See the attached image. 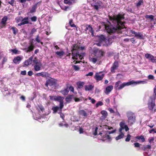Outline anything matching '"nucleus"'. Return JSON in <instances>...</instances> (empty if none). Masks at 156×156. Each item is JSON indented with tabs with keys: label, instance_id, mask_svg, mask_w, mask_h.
<instances>
[{
	"label": "nucleus",
	"instance_id": "obj_35",
	"mask_svg": "<svg viewBox=\"0 0 156 156\" xmlns=\"http://www.w3.org/2000/svg\"><path fill=\"white\" fill-rule=\"evenodd\" d=\"M143 3L144 2L143 0H140L138 2L136 3V6L137 8H139Z\"/></svg>",
	"mask_w": 156,
	"mask_h": 156
},
{
	"label": "nucleus",
	"instance_id": "obj_10",
	"mask_svg": "<svg viewBox=\"0 0 156 156\" xmlns=\"http://www.w3.org/2000/svg\"><path fill=\"white\" fill-rule=\"evenodd\" d=\"M130 33L135 34V37H136L137 38L140 39H144V36H143V34L141 32H136L132 30H129Z\"/></svg>",
	"mask_w": 156,
	"mask_h": 156
},
{
	"label": "nucleus",
	"instance_id": "obj_26",
	"mask_svg": "<svg viewBox=\"0 0 156 156\" xmlns=\"http://www.w3.org/2000/svg\"><path fill=\"white\" fill-rule=\"evenodd\" d=\"M69 92V90L68 89V87H67L66 88L61 90L60 92L63 95H66L68 94Z\"/></svg>",
	"mask_w": 156,
	"mask_h": 156
},
{
	"label": "nucleus",
	"instance_id": "obj_3",
	"mask_svg": "<svg viewBox=\"0 0 156 156\" xmlns=\"http://www.w3.org/2000/svg\"><path fill=\"white\" fill-rule=\"evenodd\" d=\"M71 51L72 52V55L73 56L72 58L73 59H77L78 57L80 60H82L83 58V57L84 53H83L82 55L80 54L79 52V50L80 47L76 44H74L72 45L71 47Z\"/></svg>",
	"mask_w": 156,
	"mask_h": 156
},
{
	"label": "nucleus",
	"instance_id": "obj_50",
	"mask_svg": "<svg viewBox=\"0 0 156 156\" xmlns=\"http://www.w3.org/2000/svg\"><path fill=\"white\" fill-rule=\"evenodd\" d=\"M131 137V136L130 134H128L127 135V137L126 138V139H125L126 141V142L129 141L130 140Z\"/></svg>",
	"mask_w": 156,
	"mask_h": 156
},
{
	"label": "nucleus",
	"instance_id": "obj_11",
	"mask_svg": "<svg viewBox=\"0 0 156 156\" xmlns=\"http://www.w3.org/2000/svg\"><path fill=\"white\" fill-rule=\"evenodd\" d=\"M94 55L97 58H101L104 55V52L103 51L101 50H96L94 51Z\"/></svg>",
	"mask_w": 156,
	"mask_h": 156
},
{
	"label": "nucleus",
	"instance_id": "obj_48",
	"mask_svg": "<svg viewBox=\"0 0 156 156\" xmlns=\"http://www.w3.org/2000/svg\"><path fill=\"white\" fill-rule=\"evenodd\" d=\"M73 67L74 69L76 71H78L80 69V68L78 66L73 65Z\"/></svg>",
	"mask_w": 156,
	"mask_h": 156
},
{
	"label": "nucleus",
	"instance_id": "obj_2",
	"mask_svg": "<svg viewBox=\"0 0 156 156\" xmlns=\"http://www.w3.org/2000/svg\"><path fill=\"white\" fill-rule=\"evenodd\" d=\"M143 82H145L141 81H135L133 80L129 82L122 83L120 80H119L115 83L114 86V88L116 90H120L125 86H129L133 84H138Z\"/></svg>",
	"mask_w": 156,
	"mask_h": 156
},
{
	"label": "nucleus",
	"instance_id": "obj_16",
	"mask_svg": "<svg viewBox=\"0 0 156 156\" xmlns=\"http://www.w3.org/2000/svg\"><path fill=\"white\" fill-rule=\"evenodd\" d=\"M22 59L20 56H17L15 57L13 59V62L16 64H18L20 63Z\"/></svg>",
	"mask_w": 156,
	"mask_h": 156
},
{
	"label": "nucleus",
	"instance_id": "obj_47",
	"mask_svg": "<svg viewBox=\"0 0 156 156\" xmlns=\"http://www.w3.org/2000/svg\"><path fill=\"white\" fill-rule=\"evenodd\" d=\"M103 103L101 101H98L96 104V107L98 108L99 106H101L103 105Z\"/></svg>",
	"mask_w": 156,
	"mask_h": 156
},
{
	"label": "nucleus",
	"instance_id": "obj_20",
	"mask_svg": "<svg viewBox=\"0 0 156 156\" xmlns=\"http://www.w3.org/2000/svg\"><path fill=\"white\" fill-rule=\"evenodd\" d=\"M85 83L84 82L79 81L76 83V85H77V88L81 89L82 88L83 86L85 84Z\"/></svg>",
	"mask_w": 156,
	"mask_h": 156
},
{
	"label": "nucleus",
	"instance_id": "obj_28",
	"mask_svg": "<svg viewBox=\"0 0 156 156\" xmlns=\"http://www.w3.org/2000/svg\"><path fill=\"white\" fill-rule=\"evenodd\" d=\"M29 18L28 17H27L23 18V19L22 21V23L23 25L25 24H28L29 23Z\"/></svg>",
	"mask_w": 156,
	"mask_h": 156
},
{
	"label": "nucleus",
	"instance_id": "obj_57",
	"mask_svg": "<svg viewBox=\"0 0 156 156\" xmlns=\"http://www.w3.org/2000/svg\"><path fill=\"white\" fill-rule=\"evenodd\" d=\"M148 78L149 79L153 80L154 79V77L152 75H150L148 76Z\"/></svg>",
	"mask_w": 156,
	"mask_h": 156
},
{
	"label": "nucleus",
	"instance_id": "obj_60",
	"mask_svg": "<svg viewBox=\"0 0 156 156\" xmlns=\"http://www.w3.org/2000/svg\"><path fill=\"white\" fill-rule=\"evenodd\" d=\"M69 89L72 92H74V88L72 86H70L69 88Z\"/></svg>",
	"mask_w": 156,
	"mask_h": 156
},
{
	"label": "nucleus",
	"instance_id": "obj_61",
	"mask_svg": "<svg viewBox=\"0 0 156 156\" xmlns=\"http://www.w3.org/2000/svg\"><path fill=\"white\" fill-rule=\"evenodd\" d=\"M36 31V30L35 28H33L32 29V30L31 31L30 34H34V32H35Z\"/></svg>",
	"mask_w": 156,
	"mask_h": 156
},
{
	"label": "nucleus",
	"instance_id": "obj_44",
	"mask_svg": "<svg viewBox=\"0 0 156 156\" xmlns=\"http://www.w3.org/2000/svg\"><path fill=\"white\" fill-rule=\"evenodd\" d=\"M35 41L37 42V43H40L41 44H43V43L42 42H41L40 39V37L39 35H37V36L35 38Z\"/></svg>",
	"mask_w": 156,
	"mask_h": 156
},
{
	"label": "nucleus",
	"instance_id": "obj_7",
	"mask_svg": "<svg viewBox=\"0 0 156 156\" xmlns=\"http://www.w3.org/2000/svg\"><path fill=\"white\" fill-rule=\"evenodd\" d=\"M57 84L56 79L50 78L46 80L45 85L47 87H48V85L51 87H56Z\"/></svg>",
	"mask_w": 156,
	"mask_h": 156
},
{
	"label": "nucleus",
	"instance_id": "obj_39",
	"mask_svg": "<svg viewBox=\"0 0 156 156\" xmlns=\"http://www.w3.org/2000/svg\"><path fill=\"white\" fill-rule=\"evenodd\" d=\"M69 24L72 27H76V25L73 23V20L72 19H71L69 20Z\"/></svg>",
	"mask_w": 156,
	"mask_h": 156
},
{
	"label": "nucleus",
	"instance_id": "obj_49",
	"mask_svg": "<svg viewBox=\"0 0 156 156\" xmlns=\"http://www.w3.org/2000/svg\"><path fill=\"white\" fill-rule=\"evenodd\" d=\"M99 39L101 41H104L105 40V38L103 35H101L99 37Z\"/></svg>",
	"mask_w": 156,
	"mask_h": 156
},
{
	"label": "nucleus",
	"instance_id": "obj_52",
	"mask_svg": "<svg viewBox=\"0 0 156 156\" xmlns=\"http://www.w3.org/2000/svg\"><path fill=\"white\" fill-rule=\"evenodd\" d=\"M32 22H36L37 20V17L36 16H33L30 18Z\"/></svg>",
	"mask_w": 156,
	"mask_h": 156
},
{
	"label": "nucleus",
	"instance_id": "obj_1",
	"mask_svg": "<svg viewBox=\"0 0 156 156\" xmlns=\"http://www.w3.org/2000/svg\"><path fill=\"white\" fill-rule=\"evenodd\" d=\"M125 15L124 13H119L113 16H109V20L112 21L113 24L105 25V29L108 34L116 33L120 34L122 32V29L126 28L124 25L125 22L122 21L125 19Z\"/></svg>",
	"mask_w": 156,
	"mask_h": 156
},
{
	"label": "nucleus",
	"instance_id": "obj_19",
	"mask_svg": "<svg viewBox=\"0 0 156 156\" xmlns=\"http://www.w3.org/2000/svg\"><path fill=\"white\" fill-rule=\"evenodd\" d=\"M32 57L31 56L28 59L25 61L24 65L26 66H28L31 64L32 61Z\"/></svg>",
	"mask_w": 156,
	"mask_h": 156
},
{
	"label": "nucleus",
	"instance_id": "obj_51",
	"mask_svg": "<svg viewBox=\"0 0 156 156\" xmlns=\"http://www.w3.org/2000/svg\"><path fill=\"white\" fill-rule=\"evenodd\" d=\"M38 108L37 109L38 110H40L42 111H43L44 110V108L41 105H38Z\"/></svg>",
	"mask_w": 156,
	"mask_h": 156
},
{
	"label": "nucleus",
	"instance_id": "obj_5",
	"mask_svg": "<svg viewBox=\"0 0 156 156\" xmlns=\"http://www.w3.org/2000/svg\"><path fill=\"white\" fill-rule=\"evenodd\" d=\"M115 131V130L112 131H103L102 132L100 133L99 134L101 136L103 141H105L106 140H108L109 141H111L112 139L109 134L114 133Z\"/></svg>",
	"mask_w": 156,
	"mask_h": 156
},
{
	"label": "nucleus",
	"instance_id": "obj_21",
	"mask_svg": "<svg viewBox=\"0 0 156 156\" xmlns=\"http://www.w3.org/2000/svg\"><path fill=\"white\" fill-rule=\"evenodd\" d=\"M37 4H36L34 5L32 7L31 9L30 10L29 12L28 13V14H29V13H33L35 12L36 9L37 8Z\"/></svg>",
	"mask_w": 156,
	"mask_h": 156
},
{
	"label": "nucleus",
	"instance_id": "obj_59",
	"mask_svg": "<svg viewBox=\"0 0 156 156\" xmlns=\"http://www.w3.org/2000/svg\"><path fill=\"white\" fill-rule=\"evenodd\" d=\"M98 127H96L94 131V133H93V135L94 136H96L97 134V131L98 130Z\"/></svg>",
	"mask_w": 156,
	"mask_h": 156
},
{
	"label": "nucleus",
	"instance_id": "obj_15",
	"mask_svg": "<svg viewBox=\"0 0 156 156\" xmlns=\"http://www.w3.org/2000/svg\"><path fill=\"white\" fill-rule=\"evenodd\" d=\"M101 73V72H100L99 73H96L95 74L94 78L95 79L97 82L102 80L104 77L105 75L104 74H102L101 75H99V73Z\"/></svg>",
	"mask_w": 156,
	"mask_h": 156
},
{
	"label": "nucleus",
	"instance_id": "obj_23",
	"mask_svg": "<svg viewBox=\"0 0 156 156\" xmlns=\"http://www.w3.org/2000/svg\"><path fill=\"white\" fill-rule=\"evenodd\" d=\"M78 113L80 115H82L83 117H86L87 116V112L84 110H80Z\"/></svg>",
	"mask_w": 156,
	"mask_h": 156
},
{
	"label": "nucleus",
	"instance_id": "obj_37",
	"mask_svg": "<svg viewBox=\"0 0 156 156\" xmlns=\"http://www.w3.org/2000/svg\"><path fill=\"white\" fill-rule=\"evenodd\" d=\"M120 133H121V134L115 138V140H117L123 138L124 136V134L122 132Z\"/></svg>",
	"mask_w": 156,
	"mask_h": 156
},
{
	"label": "nucleus",
	"instance_id": "obj_32",
	"mask_svg": "<svg viewBox=\"0 0 156 156\" xmlns=\"http://www.w3.org/2000/svg\"><path fill=\"white\" fill-rule=\"evenodd\" d=\"M10 30H12L13 33L15 35H16L18 32V29L15 27H11Z\"/></svg>",
	"mask_w": 156,
	"mask_h": 156
},
{
	"label": "nucleus",
	"instance_id": "obj_58",
	"mask_svg": "<svg viewBox=\"0 0 156 156\" xmlns=\"http://www.w3.org/2000/svg\"><path fill=\"white\" fill-rule=\"evenodd\" d=\"M153 132H154V133H156V129H151L149 131V133H152Z\"/></svg>",
	"mask_w": 156,
	"mask_h": 156
},
{
	"label": "nucleus",
	"instance_id": "obj_27",
	"mask_svg": "<svg viewBox=\"0 0 156 156\" xmlns=\"http://www.w3.org/2000/svg\"><path fill=\"white\" fill-rule=\"evenodd\" d=\"M94 86L92 85H86L85 86V89L86 91H89L92 90Z\"/></svg>",
	"mask_w": 156,
	"mask_h": 156
},
{
	"label": "nucleus",
	"instance_id": "obj_4",
	"mask_svg": "<svg viewBox=\"0 0 156 156\" xmlns=\"http://www.w3.org/2000/svg\"><path fill=\"white\" fill-rule=\"evenodd\" d=\"M155 98L150 97L147 101V108L152 113H154L156 111L155 105Z\"/></svg>",
	"mask_w": 156,
	"mask_h": 156
},
{
	"label": "nucleus",
	"instance_id": "obj_24",
	"mask_svg": "<svg viewBox=\"0 0 156 156\" xmlns=\"http://www.w3.org/2000/svg\"><path fill=\"white\" fill-rule=\"evenodd\" d=\"M42 64H40L37 65H35L34 66V69L35 71H38L41 70V67L42 66Z\"/></svg>",
	"mask_w": 156,
	"mask_h": 156
},
{
	"label": "nucleus",
	"instance_id": "obj_31",
	"mask_svg": "<svg viewBox=\"0 0 156 156\" xmlns=\"http://www.w3.org/2000/svg\"><path fill=\"white\" fill-rule=\"evenodd\" d=\"M145 17L146 19H149L151 21H152L154 20V16L152 15H146L145 16Z\"/></svg>",
	"mask_w": 156,
	"mask_h": 156
},
{
	"label": "nucleus",
	"instance_id": "obj_54",
	"mask_svg": "<svg viewBox=\"0 0 156 156\" xmlns=\"http://www.w3.org/2000/svg\"><path fill=\"white\" fill-rule=\"evenodd\" d=\"M134 147H140V144L137 142L135 143L134 144Z\"/></svg>",
	"mask_w": 156,
	"mask_h": 156
},
{
	"label": "nucleus",
	"instance_id": "obj_53",
	"mask_svg": "<svg viewBox=\"0 0 156 156\" xmlns=\"http://www.w3.org/2000/svg\"><path fill=\"white\" fill-rule=\"evenodd\" d=\"M7 58L6 57H4L2 61V64L3 65L7 62Z\"/></svg>",
	"mask_w": 156,
	"mask_h": 156
},
{
	"label": "nucleus",
	"instance_id": "obj_46",
	"mask_svg": "<svg viewBox=\"0 0 156 156\" xmlns=\"http://www.w3.org/2000/svg\"><path fill=\"white\" fill-rule=\"evenodd\" d=\"M101 113L105 118L107 115V112L105 110L102 111L101 112Z\"/></svg>",
	"mask_w": 156,
	"mask_h": 156
},
{
	"label": "nucleus",
	"instance_id": "obj_45",
	"mask_svg": "<svg viewBox=\"0 0 156 156\" xmlns=\"http://www.w3.org/2000/svg\"><path fill=\"white\" fill-rule=\"evenodd\" d=\"M59 108L61 111L62 110V109L63 108L64 106L63 101H62L59 102Z\"/></svg>",
	"mask_w": 156,
	"mask_h": 156
},
{
	"label": "nucleus",
	"instance_id": "obj_55",
	"mask_svg": "<svg viewBox=\"0 0 156 156\" xmlns=\"http://www.w3.org/2000/svg\"><path fill=\"white\" fill-rule=\"evenodd\" d=\"M11 51L15 54H17L18 53V51L16 49H12Z\"/></svg>",
	"mask_w": 156,
	"mask_h": 156
},
{
	"label": "nucleus",
	"instance_id": "obj_9",
	"mask_svg": "<svg viewBox=\"0 0 156 156\" xmlns=\"http://www.w3.org/2000/svg\"><path fill=\"white\" fill-rule=\"evenodd\" d=\"M102 2L101 1L98 0L96 1L95 2H94L92 5V6L93 7L94 9L98 11L99 9H101L102 8Z\"/></svg>",
	"mask_w": 156,
	"mask_h": 156
},
{
	"label": "nucleus",
	"instance_id": "obj_22",
	"mask_svg": "<svg viewBox=\"0 0 156 156\" xmlns=\"http://www.w3.org/2000/svg\"><path fill=\"white\" fill-rule=\"evenodd\" d=\"M74 95L73 94L72 95H69L66 98V102L68 103L70 102L71 101L72 99L73 98Z\"/></svg>",
	"mask_w": 156,
	"mask_h": 156
},
{
	"label": "nucleus",
	"instance_id": "obj_34",
	"mask_svg": "<svg viewBox=\"0 0 156 156\" xmlns=\"http://www.w3.org/2000/svg\"><path fill=\"white\" fill-rule=\"evenodd\" d=\"M89 60L90 61L94 63H95L97 61L99 60V58H97V57L96 58L90 57L89 58Z\"/></svg>",
	"mask_w": 156,
	"mask_h": 156
},
{
	"label": "nucleus",
	"instance_id": "obj_8",
	"mask_svg": "<svg viewBox=\"0 0 156 156\" xmlns=\"http://www.w3.org/2000/svg\"><path fill=\"white\" fill-rule=\"evenodd\" d=\"M84 27H85L84 30L86 33L90 34V33H91V35L92 37L94 36V32L93 29L91 25H90L85 24Z\"/></svg>",
	"mask_w": 156,
	"mask_h": 156
},
{
	"label": "nucleus",
	"instance_id": "obj_42",
	"mask_svg": "<svg viewBox=\"0 0 156 156\" xmlns=\"http://www.w3.org/2000/svg\"><path fill=\"white\" fill-rule=\"evenodd\" d=\"M64 52L63 51H58L55 52L56 54L61 57L63 56L64 55Z\"/></svg>",
	"mask_w": 156,
	"mask_h": 156
},
{
	"label": "nucleus",
	"instance_id": "obj_13",
	"mask_svg": "<svg viewBox=\"0 0 156 156\" xmlns=\"http://www.w3.org/2000/svg\"><path fill=\"white\" fill-rule=\"evenodd\" d=\"M145 57L146 58L150 60L152 62L154 63L156 62V57L150 54L147 53L145 54Z\"/></svg>",
	"mask_w": 156,
	"mask_h": 156
},
{
	"label": "nucleus",
	"instance_id": "obj_62",
	"mask_svg": "<svg viewBox=\"0 0 156 156\" xmlns=\"http://www.w3.org/2000/svg\"><path fill=\"white\" fill-rule=\"evenodd\" d=\"M130 41L133 43H136V42H135V40L134 39V38H132L130 39Z\"/></svg>",
	"mask_w": 156,
	"mask_h": 156
},
{
	"label": "nucleus",
	"instance_id": "obj_38",
	"mask_svg": "<svg viewBox=\"0 0 156 156\" xmlns=\"http://www.w3.org/2000/svg\"><path fill=\"white\" fill-rule=\"evenodd\" d=\"M55 101H59V102H61L63 101V98L61 96H55Z\"/></svg>",
	"mask_w": 156,
	"mask_h": 156
},
{
	"label": "nucleus",
	"instance_id": "obj_17",
	"mask_svg": "<svg viewBox=\"0 0 156 156\" xmlns=\"http://www.w3.org/2000/svg\"><path fill=\"white\" fill-rule=\"evenodd\" d=\"M7 20L8 18L7 16H5L2 18L1 22V23L2 24L1 27V28H3L5 27L6 24V22L7 21Z\"/></svg>",
	"mask_w": 156,
	"mask_h": 156
},
{
	"label": "nucleus",
	"instance_id": "obj_14",
	"mask_svg": "<svg viewBox=\"0 0 156 156\" xmlns=\"http://www.w3.org/2000/svg\"><path fill=\"white\" fill-rule=\"evenodd\" d=\"M119 66V64L118 61H115L111 67V72L112 73H114L115 72V70Z\"/></svg>",
	"mask_w": 156,
	"mask_h": 156
},
{
	"label": "nucleus",
	"instance_id": "obj_64",
	"mask_svg": "<svg viewBox=\"0 0 156 156\" xmlns=\"http://www.w3.org/2000/svg\"><path fill=\"white\" fill-rule=\"evenodd\" d=\"M93 74V72H90L89 73H87L86 75L87 76H92Z\"/></svg>",
	"mask_w": 156,
	"mask_h": 156
},
{
	"label": "nucleus",
	"instance_id": "obj_6",
	"mask_svg": "<svg viewBox=\"0 0 156 156\" xmlns=\"http://www.w3.org/2000/svg\"><path fill=\"white\" fill-rule=\"evenodd\" d=\"M128 118V122L130 125H132L136 121V116L132 112H128L127 113Z\"/></svg>",
	"mask_w": 156,
	"mask_h": 156
},
{
	"label": "nucleus",
	"instance_id": "obj_12",
	"mask_svg": "<svg viewBox=\"0 0 156 156\" xmlns=\"http://www.w3.org/2000/svg\"><path fill=\"white\" fill-rule=\"evenodd\" d=\"M120 128L119 129V132H121L122 130L125 129L126 131H127L129 129L127 125H125V122H121L119 124Z\"/></svg>",
	"mask_w": 156,
	"mask_h": 156
},
{
	"label": "nucleus",
	"instance_id": "obj_43",
	"mask_svg": "<svg viewBox=\"0 0 156 156\" xmlns=\"http://www.w3.org/2000/svg\"><path fill=\"white\" fill-rule=\"evenodd\" d=\"M33 61L35 65H37L41 63V62L40 61H38V60L36 58H34Z\"/></svg>",
	"mask_w": 156,
	"mask_h": 156
},
{
	"label": "nucleus",
	"instance_id": "obj_30",
	"mask_svg": "<svg viewBox=\"0 0 156 156\" xmlns=\"http://www.w3.org/2000/svg\"><path fill=\"white\" fill-rule=\"evenodd\" d=\"M151 148V146L150 145H148L146 146H144L141 147V149L144 151H146L147 149H150Z\"/></svg>",
	"mask_w": 156,
	"mask_h": 156
},
{
	"label": "nucleus",
	"instance_id": "obj_56",
	"mask_svg": "<svg viewBox=\"0 0 156 156\" xmlns=\"http://www.w3.org/2000/svg\"><path fill=\"white\" fill-rule=\"evenodd\" d=\"M154 137H151L148 139L149 142L150 143H151L152 142H153L154 140Z\"/></svg>",
	"mask_w": 156,
	"mask_h": 156
},
{
	"label": "nucleus",
	"instance_id": "obj_18",
	"mask_svg": "<svg viewBox=\"0 0 156 156\" xmlns=\"http://www.w3.org/2000/svg\"><path fill=\"white\" fill-rule=\"evenodd\" d=\"M113 89V86L112 85H109L105 89V93L106 94H108Z\"/></svg>",
	"mask_w": 156,
	"mask_h": 156
},
{
	"label": "nucleus",
	"instance_id": "obj_33",
	"mask_svg": "<svg viewBox=\"0 0 156 156\" xmlns=\"http://www.w3.org/2000/svg\"><path fill=\"white\" fill-rule=\"evenodd\" d=\"M136 138L139 140H141L142 142H144L145 141V139L143 135L137 136L136 137Z\"/></svg>",
	"mask_w": 156,
	"mask_h": 156
},
{
	"label": "nucleus",
	"instance_id": "obj_25",
	"mask_svg": "<svg viewBox=\"0 0 156 156\" xmlns=\"http://www.w3.org/2000/svg\"><path fill=\"white\" fill-rule=\"evenodd\" d=\"M77 0H64V3L70 5L76 2Z\"/></svg>",
	"mask_w": 156,
	"mask_h": 156
},
{
	"label": "nucleus",
	"instance_id": "obj_40",
	"mask_svg": "<svg viewBox=\"0 0 156 156\" xmlns=\"http://www.w3.org/2000/svg\"><path fill=\"white\" fill-rule=\"evenodd\" d=\"M23 18L22 16H18L16 19V21L17 23H18L20 21L22 22Z\"/></svg>",
	"mask_w": 156,
	"mask_h": 156
},
{
	"label": "nucleus",
	"instance_id": "obj_41",
	"mask_svg": "<svg viewBox=\"0 0 156 156\" xmlns=\"http://www.w3.org/2000/svg\"><path fill=\"white\" fill-rule=\"evenodd\" d=\"M34 48V45H30V46L28 47L27 52H30L33 51Z\"/></svg>",
	"mask_w": 156,
	"mask_h": 156
},
{
	"label": "nucleus",
	"instance_id": "obj_36",
	"mask_svg": "<svg viewBox=\"0 0 156 156\" xmlns=\"http://www.w3.org/2000/svg\"><path fill=\"white\" fill-rule=\"evenodd\" d=\"M59 109V107L56 106L55 107L53 106L52 108V110L53 111V113H55L57 112L58 110Z\"/></svg>",
	"mask_w": 156,
	"mask_h": 156
},
{
	"label": "nucleus",
	"instance_id": "obj_29",
	"mask_svg": "<svg viewBox=\"0 0 156 156\" xmlns=\"http://www.w3.org/2000/svg\"><path fill=\"white\" fill-rule=\"evenodd\" d=\"M35 76H41L43 77H46V74L44 72H42L41 73H36L35 74Z\"/></svg>",
	"mask_w": 156,
	"mask_h": 156
},
{
	"label": "nucleus",
	"instance_id": "obj_63",
	"mask_svg": "<svg viewBox=\"0 0 156 156\" xmlns=\"http://www.w3.org/2000/svg\"><path fill=\"white\" fill-rule=\"evenodd\" d=\"M14 1H15L14 0H12L11 1L9 2V3L12 6H14Z\"/></svg>",
	"mask_w": 156,
	"mask_h": 156
}]
</instances>
